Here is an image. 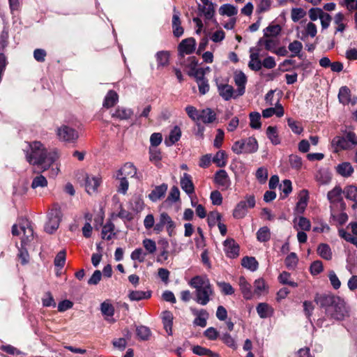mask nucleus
Listing matches in <instances>:
<instances>
[{"label":"nucleus","mask_w":357,"mask_h":357,"mask_svg":"<svg viewBox=\"0 0 357 357\" xmlns=\"http://www.w3.org/2000/svg\"><path fill=\"white\" fill-rule=\"evenodd\" d=\"M23 150L27 162L31 165H37L43 171L50 169L58 158L56 151H48L38 141L26 143Z\"/></svg>","instance_id":"1"},{"label":"nucleus","mask_w":357,"mask_h":357,"mask_svg":"<svg viewBox=\"0 0 357 357\" xmlns=\"http://www.w3.org/2000/svg\"><path fill=\"white\" fill-rule=\"evenodd\" d=\"M189 284L196 289L195 301L202 305H206L213 294V290L209 280L206 277L195 276L191 279Z\"/></svg>","instance_id":"2"},{"label":"nucleus","mask_w":357,"mask_h":357,"mask_svg":"<svg viewBox=\"0 0 357 357\" xmlns=\"http://www.w3.org/2000/svg\"><path fill=\"white\" fill-rule=\"evenodd\" d=\"M342 135L335 137L331 141V146L335 152L351 150L357 145V135L348 130H342Z\"/></svg>","instance_id":"3"},{"label":"nucleus","mask_w":357,"mask_h":357,"mask_svg":"<svg viewBox=\"0 0 357 357\" xmlns=\"http://www.w3.org/2000/svg\"><path fill=\"white\" fill-rule=\"evenodd\" d=\"M326 315L331 319L341 321L349 315V307L342 298L337 296L333 304L327 310Z\"/></svg>","instance_id":"4"},{"label":"nucleus","mask_w":357,"mask_h":357,"mask_svg":"<svg viewBox=\"0 0 357 357\" xmlns=\"http://www.w3.org/2000/svg\"><path fill=\"white\" fill-rule=\"evenodd\" d=\"M259 148L257 140L254 137L236 141L234 143L231 150L237 155L242 153H254Z\"/></svg>","instance_id":"5"},{"label":"nucleus","mask_w":357,"mask_h":357,"mask_svg":"<svg viewBox=\"0 0 357 357\" xmlns=\"http://www.w3.org/2000/svg\"><path fill=\"white\" fill-rule=\"evenodd\" d=\"M342 194H344V190H342L340 186H335L327 194V199L331 204L330 210L332 218H335V207L339 205L340 210L342 211L346 208V204L343 200Z\"/></svg>","instance_id":"6"},{"label":"nucleus","mask_w":357,"mask_h":357,"mask_svg":"<svg viewBox=\"0 0 357 357\" xmlns=\"http://www.w3.org/2000/svg\"><path fill=\"white\" fill-rule=\"evenodd\" d=\"M21 231L23 232L21 245H26V244L32 239L33 234V229L27 220L24 221L22 225H20V229H18V226L17 225H14L13 226V235L18 236L20 234Z\"/></svg>","instance_id":"7"},{"label":"nucleus","mask_w":357,"mask_h":357,"mask_svg":"<svg viewBox=\"0 0 357 357\" xmlns=\"http://www.w3.org/2000/svg\"><path fill=\"white\" fill-rule=\"evenodd\" d=\"M61 218V213L59 208L52 209L48 214V221L45 226V231L49 234H52L55 231L59 226Z\"/></svg>","instance_id":"8"},{"label":"nucleus","mask_w":357,"mask_h":357,"mask_svg":"<svg viewBox=\"0 0 357 357\" xmlns=\"http://www.w3.org/2000/svg\"><path fill=\"white\" fill-rule=\"evenodd\" d=\"M255 206L254 196H248L246 200L240 202L234 210L233 215L235 218H243L247 213L248 208H253Z\"/></svg>","instance_id":"9"},{"label":"nucleus","mask_w":357,"mask_h":357,"mask_svg":"<svg viewBox=\"0 0 357 357\" xmlns=\"http://www.w3.org/2000/svg\"><path fill=\"white\" fill-rule=\"evenodd\" d=\"M57 135L60 140L75 142L78 138L77 132L73 128L63 125L57 129Z\"/></svg>","instance_id":"10"},{"label":"nucleus","mask_w":357,"mask_h":357,"mask_svg":"<svg viewBox=\"0 0 357 357\" xmlns=\"http://www.w3.org/2000/svg\"><path fill=\"white\" fill-rule=\"evenodd\" d=\"M204 70L203 68H198L195 73L190 74L193 75L196 79L198 85L199 92L201 95H205L209 91L208 80L204 77Z\"/></svg>","instance_id":"11"},{"label":"nucleus","mask_w":357,"mask_h":357,"mask_svg":"<svg viewBox=\"0 0 357 357\" xmlns=\"http://www.w3.org/2000/svg\"><path fill=\"white\" fill-rule=\"evenodd\" d=\"M336 297L337 296L331 294H317L314 296V301L320 307L325 309V312L326 314L327 310L333 304Z\"/></svg>","instance_id":"12"},{"label":"nucleus","mask_w":357,"mask_h":357,"mask_svg":"<svg viewBox=\"0 0 357 357\" xmlns=\"http://www.w3.org/2000/svg\"><path fill=\"white\" fill-rule=\"evenodd\" d=\"M100 182L101 179L99 176L86 174L84 177V187L86 192L89 195L95 193Z\"/></svg>","instance_id":"13"},{"label":"nucleus","mask_w":357,"mask_h":357,"mask_svg":"<svg viewBox=\"0 0 357 357\" xmlns=\"http://www.w3.org/2000/svg\"><path fill=\"white\" fill-rule=\"evenodd\" d=\"M218 90L220 96L225 100H229L231 98H236L239 96H237V91L235 92L232 86L225 84H220L217 85Z\"/></svg>","instance_id":"14"},{"label":"nucleus","mask_w":357,"mask_h":357,"mask_svg":"<svg viewBox=\"0 0 357 357\" xmlns=\"http://www.w3.org/2000/svg\"><path fill=\"white\" fill-rule=\"evenodd\" d=\"M224 250L229 258H235L239 255V246L232 238H228L225 241Z\"/></svg>","instance_id":"15"},{"label":"nucleus","mask_w":357,"mask_h":357,"mask_svg":"<svg viewBox=\"0 0 357 357\" xmlns=\"http://www.w3.org/2000/svg\"><path fill=\"white\" fill-rule=\"evenodd\" d=\"M196 41L193 38H188L183 40L178 45V51L181 54H190L195 49Z\"/></svg>","instance_id":"16"},{"label":"nucleus","mask_w":357,"mask_h":357,"mask_svg":"<svg viewBox=\"0 0 357 357\" xmlns=\"http://www.w3.org/2000/svg\"><path fill=\"white\" fill-rule=\"evenodd\" d=\"M234 82L237 88V96H242L245 93V86L247 82V77L242 71H236L234 73Z\"/></svg>","instance_id":"17"},{"label":"nucleus","mask_w":357,"mask_h":357,"mask_svg":"<svg viewBox=\"0 0 357 357\" xmlns=\"http://www.w3.org/2000/svg\"><path fill=\"white\" fill-rule=\"evenodd\" d=\"M117 176H125L133 178L137 175L136 167L130 162L126 163L116 173Z\"/></svg>","instance_id":"18"},{"label":"nucleus","mask_w":357,"mask_h":357,"mask_svg":"<svg viewBox=\"0 0 357 357\" xmlns=\"http://www.w3.org/2000/svg\"><path fill=\"white\" fill-rule=\"evenodd\" d=\"M215 182L223 189H227L230 185V180L227 172L220 169L215 173Z\"/></svg>","instance_id":"19"},{"label":"nucleus","mask_w":357,"mask_h":357,"mask_svg":"<svg viewBox=\"0 0 357 357\" xmlns=\"http://www.w3.org/2000/svg\"><path fill=\"white\" fill-rule=\"evenodd\" d=\"M181 187L188 195H191L195 192V187L190 175L184 173L181 178Z\"/></svg>","instance_id":"20"},{"label":"nucleus","mask_w":357,"mask_h":357,"mask_svg":"<svg viewBox=\"0 0 357 357\" xmlns=\"http://www.w3.org/2000/svg\"><path fill=\"white\" fill-rule=\"evenodd\" d=\"M133 115L132 109L124 107H118L114 113L112 114L113 118L119 120H128Z\"/></svg>","instance_id":"21"},{"label":"nucleus","mask_w":357,"mask_h":357,"mask_svg":"<svg viewBox=\"0 0 357 357\" xmlns=\"http://www.w3.org/2000/svg\"><path fill=\"white\" fill-rule=\"evenodd\" d=\"M180 13L178 11L174 8V15L172 17V28L173 33L176 37H180L183 33V29L181 26V20L179 17Z\"/></svg>","instance_id":"22"},{"label":"nucleus","mask_w":357,"mask_h":357,"mask_svg":"<svg viewBox=\"0 0 357 357\" xmlns=\"http://www.w3.org/2000/svg\"><path fill=\"white\" fill-rule=\"evenodd\" d=\"M167 185L162 183L160 185L156 186L151 192L149 195V198L152 202H157L163 197L167 190Z\"/></svg>","instance_id":"23"},{"label":"nucleus","mask_w":357,"mask_h":357,"mask_svg":"<svg viewBox=\"0 0 357 357\" xmlns=\"http://www.w3.org/2000/svg\"><path fill=\"white\" fill-rule=\"evenodd\" d=\"M216 119L215 113L210 108H206L200 111L198 121L205 124L213 123Z\"/></svg>","instance_id":"24"},{"label":"nucleus","mask_w":357,"mask_h":357,"mask_svg":"<svg viewBox=\"0 0 357 357\" xmlns=\"http://www.w3.org/2000/svg\"><path fill=\"white\" fill-rule=\"evenodd\" d=\"M100 311L103 316L105 317V319L110 322H114V319H109L112 317L114 314V307L109 301L102 302L100 305Z\"/></svg>","instance_id":"25"},{"label":"nucleus","mask_w":357,"mask_h":357,"mask_svg":"<svg viewBox=\"0 0 357 357\" xmlns=\"http://www.w3.org/2000/svg\"><path fill=\"white\" fill-rule=\"evenodd\" d=\"M181 136V128L178 126H176L170 131L168 138H166L165 139V144L167 146H171L180 139Z\"/></svg>","instance_id":"26"},{"label":"nucleus","mask_w":357,"mask_h":357,"mask_svg":"<svg viewBox=\"0 0 357 357\" xmlns=\"http://www.w3.org/2000/svg\"><path fill=\"white\" fill-rule=\"evenodd\" d=\"M273 114H275L278 117H281L284 115L283 107L279 103V102H278L277 104L275 105V108L269 107L262 111V116L264 118H269L272 116Z\"/></svg>","instance_id":"27"},{"label":"nucleus","mask_w":357,"mask_h":357,"mask_svg":"<svg viewBox=\"0 0 357 357\" xmlns=\"http://www.w3.org/2000/svg\"><path fill=\"white\" fill-rule=\"evenodd\" d=\"M344 194L347 199L353 201L352 208H357V187L355 185H349L344 188Z\"/></svg>","instance_id":"28"},{"label":"nucleus","mask_w":357,"mask_h":357,"mask_svg":"<svg viewBox=\"0 0 357 357\" xmlns=\"http://www.w3.org/2000/svg\"><path fill=\"white\" fill-rule=\"evenodd\" d=\"M119 100V96L117 93L113 90L107 92L103 102V107L109 108L115 105Z\"/></svg>","instance_id":"29"},{"label":"nucleus","mask_w":357,"mask_h":357,"mask_svg":"<svg viewBox=\"0 0 357 357\" xmlns=\"http://www.w3.org/2000/svg\"><path fill=\"white\" fill-rule=\"evenodd\" d=\"M294 229L301 231H309L311 228V223L308 219L301 216L294 220Z\"/></svg>","instance_id":"30"},{"label":"nucleus","mask_w":357,"mask_h":357,"mask_svg":"<svg viewBox=\"0 0 357 357\" xmlns=\"http://www.w3.org/2000/svg\"><path fill=\"white\" fill-rule=\"evenodd\" d=\"M151 296L150 291H130L128 294V298L132 301H139L142 299L149 298Z\"/></svg>","instance_id":"31"},{"label":"nucleus","mask_w":357,"mask_h":357,"mask_svg":"<svg viewBox=\"0 0 357 357\" xmlns=\"http://www.w3.org/2000/svg\"><path fill=\"white\" fill-rule=\"evenodd\" d=\"M345 17L344 15L341 13H337L333 20V23L336 26L335 33H342L346 27V24L344 23Z\"/></svg>","instance_id":"32"},{"label":"nucleus","mask_w":357,"mask_h":357,"mask_svg":"<svg viewBox=\"0 0 357 357\" xmlns=\"http://www.w3.org/2000/svg\"><path fill=\"white\" fill-rule=\"evenodd\" d=\"M238 284L244 298L246 299H250L252 298L251 285L243 276L239 278Z\"/></svg>","instance_id":"33"},{"label":"nucleus","mask_w":357,"mask_h":357,"mask_svg":"<svg viewBox=\"0 0 357 357\" xmlns=\"http://www.w3.org/2000/svg\"><path fill=\"white\" fill-rule=\"evenodd\" d=\"M257 312L261 319L270 317L273 312L272 308L266 303H260L257 306Z\"/></svg>","instance_id":"34"},{"label":"nucleus","mask_w":357,"mask_h":357,"mask_svg":"<svg viewBox=\"0 0 357 357\" xmlns=\"http://www.w3.org/2000/svg\"><path fill=\"white\" fill-rule=\"evenodd\" d=\"M337 173L344 176H350L354 172V168L349 162H342L338 165L336 167Z\"/></svg>","instance_id":"35"},{"label":"nucleus","mask_w":357,"mask_h":357,"mask_svg":"<svg viewBox=\"0 0 357 357\" xmlns=\"http://www.w3.org/2000/svg\"><path fill=\"white\" fill-rule=\"evenodd\" d=\"M338 99L340 102L343 105H348L351 101V91L350 89L344 86H342L338 93Z\"/></svg>","instance_id":"36"},{"label":"nucleus","mask_w":357,"mask_h":357,"mask_svg":"<svg viewBox=\"0 0 357 357\" xmlns=\"http://www.w3.org/2000/svg\"><path fill=\"white\" fill-rule=\"evenodd\" d=\"M317 33V26L312 22H308L305 26V31L302 33V36L300 38L302 40H305L307 37L310 36L314 38L316 36Z\"/></svg>","instance_id":"37"},{"label":"nucleus","mask_w":357,"mask_h":357,"mask_svg":"<svg viewBox=\"0 0 357 357\" xmlns=\"http://www.w3.org/2000/svg\"><path fill=\"white\" fill-rule=\"evenodd\" d=\"M241 265L244 268H245L251 271H255L258 268V262L255 259V258L252 257H243L241 261Z\"/></svg>","instance_id":"38"},{"label":"nucleus","mask_w":357,"mask_h":357,"mask_svg":"<svg viewBox=\"0 0 357 357\" xmlns=\"http://www.w3.org/2000/svg\"><path fill=\"white\" fill-rule=\"evenodd\" d=\"M317 252L321 257L326 260H331L332 259L331 249L328 244H320L318 246Z\"/></svg>","instance_id":"39"},{"label":"nucleus","mask_w":357,"mask_h":357,"mask_svg":"<svg viewBox=\"0 0 357 357\" xmlns=\"http://www.w3.org/2000/svg\"><path fill=\"white\" fill-rule=\"evenodd\" d=\"M160 220L164 225L167 226V230L171 234L175 227V224L171 217L167 213L163 212L160 215Z\"/></svg>","instance_id":"40"},{"label":"nucleus","mask_w":357,"mask_h":357,"mask_svg":"<svg viewBox=\"0 0 357 357\" xmlns=\"http://www.w3.org/2000/svg\"><path fill=\"white\" fill-rule=\"evenodd\" d=\"M248 66L252 70L258 71L261 68L262 63L259 59V53H252Z\"/></svg>","instance_id":"41"},{"label":"nucleus","mask_w":357,"mask_h":357,"mask_svg":"<svg viewBox=\"0 0 357 357\" xmlns=\"http://www.w3.org/2000/svg\"><path fill=\"white\" fill-rule=\"evenodd\" d=\"M266 135L273 145L280 144L276 127L268 126L266 130Z\"/></svg>","instance_id":"42"},{"label":"nucleus","mask_w":357,"mask_h":357,"mask_svg":"<svg viewBox=\"0 0 357 357\" xmlns=\"http://www.w3.org/2000/svg\"><path fill=\"white\" fill-rule=\"evenodd\" d=\"M198 10L201 14L204 15L206 20L212 19L214 15L215 10L213 5L202 6L199 4Z\"/></svg>","instance_id":"43"},{"label":"nucleus","mask_w":357,"mask_h":357,"mask_svg":"<svg viewBox=\"0 0 357 357\" xmlns=\"http://www.w3.org/2000/svg\"><path fill=\"white\" fill-rule=\"evenodd\" d=\"M208 318V313L206 310L202 309L198 316L195 319L193 324L196 326L205 327L206 326V320Z\"/></svg>","instance_id":"44"},{"label":"nucleus","mask_w":357,"mask_h":357,"mask_svg":"<svg viewBox=\"0 0 357 357\" xmlns=\"http://www.w3.org/2000/svg\"><path fill=\"white\" fill-rule=\"evenodd\" d=\"M219 13L220 15H227V16H233L237 14L238 10L237 8L231 4H224L222 6H220L219 9Z\"/></svg>","instance_id":"45"},{"label":"nucleus","mask_w":357,"mask_h":357,"mask_svg":"<svg viewBox=\"0 0 357 357\" xmlns=\"http://www.w3.org/2000/svg\"><path fill=\"white\" fill-rule=\"evenodd\" d=\"M257 238L260 242H266L271 238V231L267 227H261L257 232Z\"/></svg>","instance_id":"46"},{"label":"nucleus","mask_w":357,"mask_h":357,"mask_svg":"<svg viewBox=\"0 0 357 357\" xmlns=\"http://www.w3.org/2000/svg\"><path fill=\"white\" fill-rule=\"evenodd\" d=\"M114 226L112 222H108L103 226L102 229V238L110 240L114 234L113 232Z\"/></svg>","instance_id":"47"},{"label":"nucleus","mask_w":357,"mask_h":357,"mask_svg":"<svg viewBox=\"0 0 357 357\" xmlns=\"http://www.w3.org/2000/svg\"><path fill=\"white\" fill-rule=\"evenodd\" d=\"M136 334L140 340H146L151 335V331L148 327L140 326L137 327Z\"/></svg>","instance_id":"48"},{"label":"nucleus","mask_w":357,"mask_h":357,"mask_svg":"<svg viewBox=\"0 0 357 357\" xmlns=\"http://www.w3.org/2000/svg\"><path fill=\"white\" fill-rule=\"evenodd\" d=\"M213 161L217 166L222 167L226 165V153L224 151H219L213 157Z\"/></svg>","instance_id":"49"},{"label":"nucleus","mask_w":357,"mask_h":357,"mask_svg":"<svg viewBox=\"0 0 357 357\" xmlns=\"http://www.w3.org/2000/svg\"><path fill=\"white\" fill-rule=\"evenodd\" d=\"M47 185V181L43 175L36 176L32 181L31 188L33 189L38 188H44Z\"/></svg>","instance_id":"50"},{"label":"nucleus","mask_w":357,"mask_h":357,"mask_svg":"<svg viewBox=\"0 0 357 357\" xmlns=\"http://www.w3.org/2000/svg\"><path fill=\"white\" fill-rule=\"evenodd\" d=\"M261 116L259 112H251L250 114V126L252 128L259 129L261 127L260 122Z\"/></svg>","instance_id":"51"},{"label":"nucleus","mask_w":357,"mask_h":357,"mask_svg":"<svg viewBox=\"0 0 357 357\" xmlns=\"http://www.w3.org/2000/svg\"><path fill=\"white\" fill-rule=\"evenodd\" d=\"M288 49L292 53L293 56H298L303 50V45L298 40H294L289 43Z\"/></svg>","instance_id":"52"},{"label":"nucleus","mask_w":357,"mask_h":357,"mask_svg":"<svg viewBox=\"0 0 357 357\" xmlns=\"http://www.w3.org/2000/svg\"><path fill=\"white\" fill-rule=\"evenodd\" d=\"M304 192V191L303 192ZM305 195H300L299 200L296 204V211L298 213H303L307 204V196L306 192Z\"/></svg>","instance_id":"53"},{"label":"nucleus","mask_w":357,"mask_h":357,"mask_svg":"<svg viewBox=\"0 0 357 357\" xmlns=\"http://www.w3.org/2000/svg\"><path fill=\"white\" fill-rule=\"evenodd\" d=\"M280 31L281 27L278 24L268 26V27L266 28V29H264V36H276L280 33Z\"/></svg>","instance_id":"54"},{"label":"nucleus","mask_w":357,"mask_h":357,"mask_svg":"<svg viewBox=\"0 0 357 357\" xmlns=\"http://www.w3.org/2000/svg\"><path fill=\"white\" fill-rule=\"evenodd\" d=\"M142 244L148 253L153 254L156 251V243L153 240L145 238Z\"/></svg>","instance_id":"55"},{"label":"nucleus","mask_w":357,"mask_h":357,"mask_svg":"<svg viewBox=\"0 0 357 357\" xmlns=\"http://www.w3.org/2000/svg\"><path fill=\"white\" fill-rule=\"evenodd\" d=\"M339 235L341 238H344L345 241L355 245L357 247V237L354 235L347 232L344 229L339 230Z\"/></svg>","instance_id":"56"},{"label":"nucleus","mask_w":357,"mask_h":357,"mask_svg":"<svg viewBox=\"0 0 357 357\" xmlns=\"http://www.w3.org/2000/svg\"><path fill=\"white\" fill-rule=\"evenodd\" d=\"M305 15V12L303 8H292L291 12V17L293 22H296Z\"/></svg>","instance_id":"57"},{"label":"nucleus","mask_w":357,"mask_h":357,"mask_svg":"<svg viewBox=\"0 0 357 357\" xmlns=\"http://www.w3.org/2000/svg\"><path fill=\"white\" fill-rule=\"evenodd\" d=\"M130 257L134 261L143 262L145 260L146 253L144 252L142 248L135 249L130 255Z\"/></svg>","instance_id":"58"},{"label":"nucleus","mask_w":357,"mask_h":357,"mask_svg":"<svg viewBox=\"0 0 357 357\" xmlns=\"http://www.w3.org/2000/svg\"><path fill=\"white\" fill-rule=\"evenodd\" d=\"M255 294L261 295L266 289V285L263 279H258L255 281Z\"/></svg>","instance_id":"59"},{"label":"nucleus","mask_w":357,"mask_h":357,"mask_svg":"<svg viewBox=\"0 0 357 357\" xmlns=\"http://www.w3.org/2000/svg\"><path fill=\"white\" fill-rule=\"evenodd\" d=\"M66 262V251H60L54 259V265L56 267L61 268L63 267Z\"/></svg>","instance_id":"60"},{"label":"nucleus","mask_w":357,"mask_h":357,"mask_svg":"<svg viewBox=\"0 0 357 357\" xmlns=\"http://www.w3.org/2000/svg\"><path fill=\"white\" fill-rule=\"evenodd\" d=\"M188 116L193 121H198L200 111L192 105H188L185 109Z\"/></svg>","instance_id":"61"},{"label":"nucleus","mask_w":357,"mask_h":357,"mask_svg":"<svg viewBox=\"0 0 357 357\" xmlns=\"http://www.w3.org/2000/svg\"><path fill=\"white\" fill-rule=\"evenodd\" d=\"M256 178L261 183H264L268 178V170L264 167L258 168L256 172Z\"/></svg>","instance_id":"62"},{"label":"nucleus","mask_w":357,"mask_h":357,"mask_svg":"<svg viewBox=\"0 0 357 357\" xmlns=\"http://www.w3.org/2000/svg\"><path fill=\"white\" fill-rule=\"evenodd\" d=\"M287 123L293 132L296 134H301L303 132V128L300 123L294 121V119L289 118L287 119Z\"/></svg>","instance_id":"63"},{"label":"nucleus","mask_w":357,"mask_h":357,"mask_svg":"<svg viewBox=\"0 0 357 357\" xmlns=\"http://www.w3.org/2000/svg\"><path fill=\"white\" fill-rule=\"evenodd\" d=\"M298 263V257L294 252H291L285 259V264L289 268H294Z\"/></svg>","instance_id":"64"}]
</instances>
